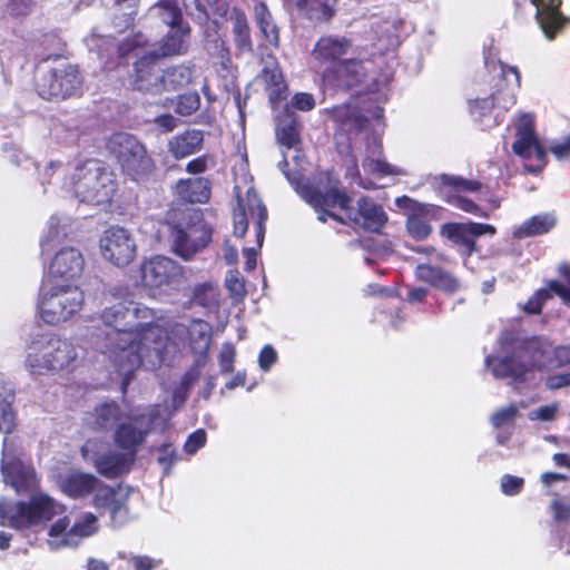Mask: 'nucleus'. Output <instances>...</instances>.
<instances>
[{
  "instance_id": "f257e3e1",
  "label": "nucleus",
  "mask_w": 570,
  "mask_h": 570,
  "mask_svg": "<svg viewBox=\"0 0 570 570\" xmlns=\"http://www.w3.org/2000/svg\"><path fill=\"white\" fill-rule=\"evenodd\" d=\"M110 296L100 313L106 326L100 347L121 377L125 391L141 365L154 368L163 363L164 328L155 323L154 309L114 293Z\"/></svg>"
},
{
  "instance_id": "f03ea898",
  "label": "nucleus",
  "mask_w": 570,
  "mask_h": 570,
  "mask_svg": "<svg viewBox=\"0 0 570 570\" xmlns=\"http://www.w3.org/2000/svg\"><path fill=\"white\" fill-rule=\"evenodd\" d=\"M552 355L559 365L570 364L569 346L553 348L546 338L503 331L495 352L485 357V365L495 379H510L518 384L530 381L535 371L549 364Z\"/></svg>"
},
{
  "instance_id": "7ed1b4c3",
  "label": "nucleus",
  "mask_w": 570,
  "mask_h": 570,
  "mask_svg": "<svg viewBox=\"0 0 570 570\" xmlns=\"http://www.w3.org/2000/svg\"><path fill=\"white\" fill-rule=\"evenodd\" d=\"M282 170L299 196L318 213L321 222H326V218L331 217L343 224L351 223L371 232H377L386 222V215L382 207L367 198H361L356 207L351 206V198L341 191L331 179H328V188H321L311 184H302L298 171L288 173L283 168Z\"/></svg>"
},
{
  "instance_id": "20e7f679",
  "label": "nucleus",
  "mask_w": 570,
  "mask_h": 570,
  "mask_svg": "<svg viewBox=\"0 0 570 570\" xmlns=\"http://www.w3.org/2000/svg\"><path fill=\"white\" fill-rule=\"evenodd\" d=\"M383 109L375 107L371 118L361 115L356 107L350 105L336 106L331 110L335 125V141L340 154H348L358 137L367 140L368 157L363 161L365 170L381 176H405L403 168L393 166L380 158Z\"/></svg>"
},
{
  "instance_id": "39448f33",
  "label": "nucleus",
  "mask_w": 570,
  "mask_h": 570,
  "mask_svg": "<svg viewBox=\"0 0 570 570\" xmlns=\"http://www.w3.org/2000/svg\"><path fill=\"white\" fill-rule=\"evenodd\" d=\"M26 367L32 375H43L72 367L78 348L69 340L52 333L37 334L27 345Z\"/></svg>"
},
{
  "instance_id": "423d86ee",
  "label": "nucleus",
  "mask_w": 570,
  "mask_h": 570,
  "mask_svg": "<svg viewBox=\"0 0 570 570\" xmlns=\"http://www.w3.org/2000/svg\"><path fill=\"white\" fill-rule=\"evenodd\" d=\"M68 188L80 203L104 206L111 202L117 190L112 173L100 161L89 159L73 166Z\"/></svg>"
},
{
  "instance_id": "0eeeda50",
  "label": "nucleus",
  "mask_w": 570,
  "mask_h": 570,
  "mask_svg": "<svg viewBox=\"0 0 570 570\" xmlns=\"http://www.w3.org/2000/svg\"><path fill=\"white\" fill-rule=\"evenodd\" d=\"M500 81L495 91L490 97L476 98L470 102V111L473 118L484 129L497 126L503 112L509 110L517 100V90L521 86V76L515 66L499 62Z\"/></svg>"
},
{
  "instance_id": "6e6552de",
  "label": "nucleus",
  "mask_w": 570,
  "mask_h": 570,
  "mask_svg": "<svg viewBox=\"0 0 570 570\" xmlns=\"http://www.w3.org/2000/svg\"><path fill=\"white\" fill-rule=\"evenodd\" d=\"M66 507L46 493L31 495L28 502L0 500V524L18 530L47 523L65 512Z\"/></svg>"
},
{
  "instance_id": "1a4fd4ad",
  "label": "nucleus",
  "mask_w": 570,
  "mask_h": 570,
  "mask_svg": "<svg viewBox=\"0 0 570 570\" xmlns=\"http://www.w3.org/2000/svg\"><path fill=\"white\" fill-rule=\"evenodd\" d=\"M85 293L76 283H51L40 293L38 309L41 320L49 325L69 321L81 311Z\"/></svg>"
},
{
  "instance_id": "9d476101",
  "label": "nucleus",
  "mask_w": 570,
  "mask_h": 570,
  "mask_svg": "<svg viewBox=\"0 0 570 570\" xmlns=\"http://www.w3.org/2000/svg\"><path fill=\"white\" fill-rule=\"evenodd\" d=\"M108 148L117 158L122 170L135 180L147 176L154 169V163L145 146L129 134L112 135Z\"/></svg>"
},
{
  "instance_id": "9b49d317",
  "label": "nucleus",
  "mask_w": 570,
  "mask_h": 570,
  "mask_svg": "<svg viewBox=\"0 0 570 570\" xmlns=\"http://www.w3.org/2000/svg\"><path fill=\"white\" fill-rule=\"evenodd\" d=\"M160 409L155 407L147 413L132 415L128 420L119 423L115 431V443L124 451L134 454L136 458L139 446L144 444L148 434L160 426L166 429L167 419H160Z\"/></svg>"
},
{
  "instance_id": "f8f14e48",
  "label": "nucleus",
  "mask_w": 570,
  "mask_h": 570,
  "mask_svg": "<svg viewBox=\"0 0 570 570\" xmlns=\"http://www.w3.org/2000/svg\"><path fill=\"white\" fill-rule=\"evenodd\" d=\"M98 529V519L90 512L78 515L72 523L68 517H61L50 525L47 542L51 550L73 548Z\"/></svg>"
},
{
  "instance_id": "ddd939ff",
  "label": "nucleus",
  "mask_w": 570,
  "mask_h": 570,
  "mask_svg": "<svg viewBox=\"0 0 570 570\" xmlns=\"http://www.w3.org/2000/svg\"><path fill=\"white\" fill-rule=\"evenodd\" d=\"M104 443L99 440H88L81 448L82 458L90 462L96 470L108 479L117 478L129 472L135 462L134 454L126 451H102Z\"/></svg>"
},
{
  "instance_id": "4468645a",
  "label": "nucleus",
  "mask_w": 570,
  "mask_h": 570,
  "mask_svg": "<svg viewBox=\"0 0 570 570\" xmlns=\"http://www.w3.org/2000/svg\"><path fill=\"white\" fill-rule=\"evenodd\" d=\"M1 473L3 481L18 494L32 492L38 485L35 469L23 463L13 441L8 438L3 440Z\"/></svg>"
},
{
  "instance_id": "2eb2a0df",
  "label": "nucleus",
  "mask_w": 570,
  "mask_h": 570,
  "mask_svg": "<svg viewBox=\"0 0 570 570\" xmlns=\"http://www.w3.org/2000/svg\"><path fill=\"white\" fill-rule=\"evenodd\" d=\"M212 338L210 325L202 320H194L188 326L175 324L170 333L164 328L163 361L165 353L173 346L174 348L185 347L187 344L195 354L203 355L208 351Z\"/></svg>"
},
{
  "instance_id": "dca6fc26",
  "label": "nucleus",
  "mask_w": 570,
  "mask_h": 570,
  "mask_svg": "<svg viewBox=\"0 0 570 570\" xmlns=\"http://www.w3.org/2000/svg\"><path fill=\"white\" fill-rule=\"evenodd\" d=\"M249 219L254 223L257 246L262 247L265 236L267 209L254 188H248L245 199L238 197L237 207L234 210L235 236L242 237L245 235Z\"/></svg>"
},
{
  "instance_id": "f3484780",
  "label": "nucleus",
  "mask_w": 570,
  "mask_h": 570,
  "mask_svg": "<svg viewBox=\"0 0 570 570\" xmlns=\"http://www.w3.org/2000/svg\"><path fill=\"white\" fill-rule=\"evenodd\" d=\"M170 239L173 252L183 259L189 261L210 243L212 233L202 219H197L185 227L171 226Z\"/></svg>"
},
{
  "instance_id": "a211bd4d",
  "label": "nucleus",
  "mask_w": 570,
  "mask_h": 570,
  "mask_svg": "<svg viewBox=\"0 0 570 570\" xmlns=\"http://www.w3.org/2000/svg\"><path fill=\"white\" fill-rule=\"evenodd\" d=\"M99 247L102 257L117 267L128 266L137 254L136 239L124 227H110L105 230Z\"/></svg>"
},
{
  "instance_id": "6ab92c4d",
  "label": "nucleus",
  "mask_w": 570,
  "mask_h": 570,
  "mask_svg": "<svg viewBox=\"0 0 570 570\" xmlns=\"http://www.w3.org/2000/svg\"><path fill=\"white\" fill-rule=\"evenodd\" d=\"M515 131L513 153L525 160H534V164L527 165L529 171L540 170L546 165V149L539 144L534 134L533 116L531 114L521 115Z\"/></svg>"
},
{
  "instance_id": "aec40b11",
  "label": "nucleus",
  "mask_w": 570,
  "mask_h": 570,
  "mask_svg": "<svg viewBox=\"0 0 570 570\" xmlns=\"http://www.w3.org/2000/svg\"><path fill=\"white\" fill-rule=\"evenodd\" d=\"M80 86V78L76 67L67 66L53 69L37 79L38 95L43 99H65L73 95Z\"/></svg>"
},
{
  "instance_id": "412c9836",
  "label": "nucleus",
  "mask_w": 570,
  "mask_h": 570,
  "mask_svg": "<svg viewBox=\"0 0 570 570\" xmlns=\"http://www.w3.org/2000/svg\"><path fill=\"white\" fill-rule=\"evenodd\" d=\"M85 257L73 246L58 249L48 263V277L51 283H76L83 273Z\"/></svg>"
},
{
  "instance_id": "4be33fe9",
  "label": "nucleus",
  "mask_w": 570,
  "mask_h": 570,
  "mask_svg": "<svg viewBox=\"0 0 570 570\" xmlns=\"http://www.w3.org/2000/svg\"><path fill=\"white\" fill-rule=\"evenodd\" d=\"M141 278L144 284L150 288L174 287L181 283L184 269L171 258L156 256L142 263Z\"/></svg>"
},
{
  "instance_id": "5701e85b",
  "label": "nucleus",
  "mask_w": 570,
  "mask_h": 570,
  "mask_svg": "<svg viewBox=\"0 0 570 570\" xmlns=\"http://www.w3.org/2000/svg\"><path fill=\"white\" fill-rule=\"evenodd\" d=\"M373 62L368 59H346L333 68L327 69L323 75V81L332 88H351L367 77Z\"/></svg>"
},
{
  "instance_id": "b1692460",
  "label": "nucleus",
  "mask_w": 570,
  "mask_h": 570,
  "mask_svg": "<svg viewBox=\"0 0 570 570\" xmlns=\"http://www.w3.org/2000/svg\"><path fill=\"white\" fill-rule=\"evenodd\" d=\"M436 179L443 187L452 188L454 191V194L446 196L448 203L465 213L475 215L478 217H488V213L481 209V207L478 204L460 195L461 191L479 190L481 187V184L479 181L445 174L440 175L439 177H436Z\"/></svg>"
},
{
  "instance_id": "393cba45",
  "label": "nucleus",
  "mask_w": 570,
  "mask_h": 570,
  "mask_svg": "<svg viewBox=\"0 0 570 570\" xmlns=\"http://www.w3.org/2000/svg\"><path fill=\"white\" fill-rule=\"evenodd\" d=\"M518 3L529 2L535 9V20L540 26L544 37L548 40L554 37L563 29L568 18L562 16L559 10L561 0H517Z\"/></svg>"
},
{
  "instance_id": "a878e982",
  "label": "nucleus",
  "mask_w": 570,
  "mask_h": 570,
  "mask_svg": "<svg viewBox=\"0 0 570 570\" xmlns=\"http://www.w3.org/2000/svg\"><path fill=\"white\" fill-rule=\"evenodd\" d=\"M396 205L409 213L406 228L412 237L424 239L431 234L432 227L424 217L434 215L436 212L435 206L419 203L407 196L397 198Z\"/></svg>"
},
{
  "instance_id": "bb28decb",
  "label": "nucleus",
  "mask_w": 570,
  "mask_h": 570,
  "mask_svg": "<svg viewBox=\"0 0 570 570\" xmlns=\"http://www.w3.org/2000/svg\"><path fill=\"white\" fill-rule=\"evenodd\" d=\"M440 233L453 243L464 246L469 253H472L475 247L474 238L485 234L493 236L495 227L489 224L472 222L448 223L442 225Z\"/></svg>"
},
{
  "instance_id": "cd10ccee",
  "label": "nucleus",
  "mask_w": 570,
  "mask_h": 570,
  "mask_svg": "<svg viewBox=\"0 0 570 570\" xmlns=\"http://www.w3.org/2000/svg\"><path fill=\"white\" fill-rule=\"evenodd\" d=\"M157 57L148 53L135 63L134 87L136 90L150 95L164 92L161 72L157 68Z\"/></svg>"
},
{
  "instance_id": "c85d7f7f",
  "label": "nucleus",
  "mask_w": 570,
  "mask_h": 570,
  "mask_svg": "<svg viewBox=\"0 0 570 570\" xmlns=\"http://www.w3.org/2000/svg\"><path fill=\"white\" fill-rule=\"evenodd\" d=\"M56 483L63 494L79 499L92 493L99 485V479L78 470H68L57 475Z\"/></svg>"
},
{
  "instance_id": "c756f323",
  "label": "nucleus",
  "mask_w": 570,
  "mask_h": 570,
  "mask_svg": "<svg viewBox=\"0 0 570 570\" xmlns=\"http://www.w3.org/2000/svg\"><path fill=\"white\" fill-rule=\"evenodd\" d=\"M73 232V222L69 216L52 215L42 232L40 238L41 254L50 252L56 245L67 239Z\"/></svg>"
},
{
  "instance_id": "7c9ffc66",
  "label": "nucleus",
  "mask_w": 570,
  "mask_h": 570,
  "mask_svg": "<svg viewBox=\"0 0 570 570\" xmlns=\"http://www.w3.org/2000/svg\"><path fill=\"white\" fill-rule=\"evenodd\" d=\"M189 24H179L170 28L165 38L159 42L158 48L151 51L155 57H169L185 55L189 46Z\"/></svg>"
},
{
  "instance_id": "2f4dec72",
  "label": "nucleus",
  "mask_w": 570,
  "mask_h": 570,
  "mask_svg": "<svg viewBox=\"0 0 570 570\" xmlns=\"http://www.w3.org/2000/svg\"><path fill=\"white\" fill-rule=\"evenodd\" d=\"M352 47L350 39L337 35L323 36L316 42L313 56L320 61H334L346 55Z\"/></svg>"
},
{
  "instance_id": "473e14b6",
  "label": "nucleus",
  "mask_w": 570,
  "mask_h": 570,
  "mask_svg": "<svg viewBox=\"0 0 570 570\" xmlns=\"http://www.w3.org/2000/svg\"><path fill=\"white\" fill-rule=\"evenodd\" d=\"M261 77L265 83L269 102L275 107V105L285 97L286 85L278 63L274 58L271 57L265 61Z\"/></svg>"
},
{
  "instance_id": "72a5a7b5",
  "label": "nucleus",
  "mask_w": 570,
  "mask_h": 570,
  "mask_svg": "<svg viewBox=\"0 0 570 570\" xmlns=\"http://www.w3.org/2000/svg\"><path fill=\"white\" fill-rule=\"evenodd\" d=\"M203 132L191 129L174 136L168 142V148L176 159H181L199 151L203 147Z\"/></svg>"
},
{
  "instance_id": "f704fd0d",
  "label": "nucleus",
  "mask_w": 570,
  "mask_h": 570,
  "mask_svg": "<svg viewBox=\"0 0 570 570\" xmlns=\"http://www.w3.org/2000/svg\"><path fill=\"white\" fill-rule=\"evenodd\" d=\"M176 193L188 203H205L210 196L209 181L203 177L180 179L176 184Z\"/></svg>"
},
{
  "instance_id": "c9c22d12",
  "label": "nucleus",
  "mask_w": 570,
  "mask_h": 570,
  "mask_svg": "<svg viewBox=\"0 0 570 570\" xmlns=\"http://www.w3.org/2000/svg\"><path fill=\"white\" fill-rule=\"evenodd\" d=\"M557 219L553 214L544 213L530 217L521 225L514 227V238H527L549 233L556 226Z\"/></svg>"
},
{
  "instance_id": "e433bc0d",
  "label": "nucleus",
  "mask_w": 570,
  "mask_h": 570,
  "mask_svg": "<svg viewBox=\"0 0 570 570\" xmlns=\"http://www.w3.org/2000/svg\"><path fill=\"white\" fill-rule=\"evenodd\" d=\"M254 18L263 38L273 47L279 42V30L274 21L272 13L264 2H258L254 7Z\"/></svg>"
},
{
  "instance_id": "4c0bfd02",
  "label": "nucleus",
  "mask_w": 570,
  "mask_h": 570,
  "mask_svg": "<svg viewBox=\"0 0 570 570\" xmlns=\"http://www.w3.org/2000/svg\"><path fill=\"white\" fill-rule=\"evenodd\" d=\"M94 493V505L97 509H108L110 510L116 501L118 500H128L129 490L122 485H118L117 488H111L109 485L104 484L99 480V485L92 491Z\"/></svg>"
},
{
  "instance_id": "58836bf2",
  "label": "nucleus",
  "mask_w": 570,
  "mask_h": 570,
  "mask_svg": "<svg viewBox=\"0 0 570 570\" xmlns=\"http://www.w3.org/2000/svg\"><path fill=\"white\" fill-rule=\"evenodd\" d=\"M13 390L0 377V432L10 433L14 428V414L11 407Z\"/></svg>"
},
{
  "instance_id": "ea45409f",
  "label": "nucleus",
  "mask_w": 570,
  "mask_h": 570,
  "mask_svg": "<svg viewBox=\"0 0 570 570\" xmlns=\"http://www.w3.org/2000/svg\"><path fill=\"white\" fill-rule=\"evenodd\" d=\"M193 78V70L184 65L170 67L161 71L164 91H175L187 86Z\"/></svg>"
},
{
  "instance_id": "a19ab883",
  "label": "nucleus",
  "mask_w": 570,
  "mask_h": 570,
  "mask_svg": "<svg viewBox=\"0 0 570 570\" xmlns=\"http://www.w3.org/2000/svg\"><path fill=\"white\" fill-rule=\"evenodd\" d=\"M150 14L159 18L170 28L187 24L183 21V13L178 3L174 0H160L150 9Z\"/></svg>"
},
{
  "instance_id": "79ce46f5",
  "label": "nucleus",
  "mask_w": 570,
  "mask_h": 570,
  "mask_svg": "<svg viewBox=\"0 0 570 570\" xmlns=\"http://www.w3.org/2000/svg\"><path fill=\"white\" fill-rule=\"evenodd\" d=\"M276 136L281 145L288 149L295 147L298 141L299 130L294 115L286 109V115L278 119Z\"/></svg>"
},
{
  "instance_id": "37998d69",
  "label": "nucleus",
  "mask_w": 570,
  "mask_h": 570,
  "mask_svg": "<svg viewBox=\"0 0 570 570\" xmlns=\"http://www.w3.org/2000/svg\"><path fill=\"white\" fill-rule=\"evenodd\" d=\"M335 4L336 0H305L301 4L294 6L306 11L311 18L328 20L335 12Z\"/></svg>"
},
{
  "instance_id": "c03bdc74",
  "label": "nucleus",
  "mask_w": 570,
  "mask_h": 570,
  "mask_svg": "<svg viewBox=\"0 0 570 570\" xmlns=\"http://www.w3.org/2000/svg\"><path fill=\"white\" fill-rule=\"evenodd\" d=\"M218 297V285L214 282L198 284L193 292L194 302L207 308L217 307L219 302Z\"/></svg>"
},
{
  "instance_id": "a18cd8bd",
  "label": "nucleus",
  "mask_w": 570,
  "mask_h": 570,
  "mask_svg": "<svg viewBox=\"0 0 570 570\" xmlns=\"http://www.w3.org/2000/svg\"><path fill=\"white\" fill-rule=\"evenodd\" d=\"M118 413V405L114 402L99 405L95 410L96 425L100 429H108L117 420Z\"/></svg>"
},
{
  "instance_id": "49530a36",
  "label": "nucleus",
  "mask_w": 570,
  "mask_h": 570,
  "mask_svg": "<svg viewBox=\"0 0 570 570\" xmlns=\"http://www.w3.org/2000/svg\"><path fill=\"white\" fill-rule=\"evenodd\" d=\"M225 284L234 302L243 301L246 295L245 281L238 271H229Z\"/></svg>"
},
{
  "instance_id": "de8ad7c7",
  "label": "nucleus",
  "mask_w": 570,
  "mask_h": 570,
  "mask_svg": "<svg viewBox=\"0 0 570 570\" xmlns=\"http://www.w3.org/2000/svg\"><path fill=\"white\" fill-rule=\"evenodd\" d=\"M548 150L561 163L570 160V134L549 141Z\"/></svg>"
},
{
  "instance_id": "09e8293b",
  "label": "nucleus",
  "mask_w": 570,
  "mask_h": 570,
  "mask_svg": "<svg viewBox=\"0 0 570 570\" xmlns=\"http://www.w3.org/2000/svg\"><path fill=\"white\" fill-rule=\"evenodd\" d=\"M200 106V98L197 92H189L179 96L176 111L183 116H189Z\"/></svg>"
},
{
  "instance_id": "8fccbe9b",
  "label": "nucleus",
  "mask_w": 570,
  "mask_h": 570,
  "mask_svg": "<svg viewBox=\"0 0 570 570\" xmlns=\"http://www.w3.org/2000/svg\"><path fill=\"white\" fill-rule=\"evenodd\" d=\"M433 287L446 294H453L460 289L461 283L453 274L443 269L433 284Z\"/></svg>"
},
{
  "instance_id": "3c124183",
  "label": "nucleus",
  "mask_w": 570,
  "mask_h": 570,
  "mask_svg": "<svg viewBox=\"0 0 570 570\" xmlns=\"http://www.w3.org/2000/svg\"><path fill=\"white\" fill-rule=\"evenodd\" d=\"M559 411L558 403H550L547 405L539 406L528 413V419L530 421H542V422H551L556 419L557 413Z\"/></svg>"
},
{
  "instance_id": "603ef678",
  "label": "nucleus",
  "mask_w": 570,
  "mask_h": 570,
  "mask_svg": "<svg viewBox=\"0 0 570 570\" xmlns=\"http://www.w3.org/2000/svg\"><path fill=\"white\" fill-rule=\"evenodd\" d=\"M443 268L430 264H419L415 268V277L433 286Z\"/></svg>"
},
{
  "instance_id": "864d4df0",
  "label": "nucleus",
  "mask_w": 570,
  "mask_h": 570,
  "mask_svg": "<svg viewBox=\"0 0 570 570\" xmlns=\"http://www.w3.org/2000/svg\"><path fill=\"white\" fill-rule=\"evenodd\" d=\"M126 502L127 500H118L109 510L110 519L115 527H122L130 520V514Z\"/></svg>"
},
{
  "instance_id": "5fc2aeb1",
  "label": "nucleus",
  "mask_w": 570,
  "mask_h": 570,
  "mask_svg": "<svg viewBox=\"0 0 570 570\" xmlns=\"http://www.w3.org/2000/svg\"><path fill=\"white\" fill-rule=\"evenodd\" d=\"M206 443V432L199 429L193 432L185 442L184 450L188 454H195Z\"/></svg>"
},
{
  "instance_id": "6e6d98bb",
  "label": "nucleus",
  "mask_w": 570,
  "mask_h": 570,
  "mask_svg": "<svg viewBox=\"0 0 570 570\" xmlns=\"http://www.w3.org/2000/svg\"><path fill=\"white\" fill-rule=\"evenodd\" d=\"M523 479L510 474H505L501 479V490L505 495H515L523 488Z\"/></svg>"
},
{
  "instance_id": "4d7b16f0",
  "label": "nucleus",
  "mask_w": 570,
  "mask_h": 570,
  "mask_svg": "<svg viewBox=\"0 0 570 570\" xmlns=\"http://www.w3.org/2000/svg\"><path fill=\"white\" fill-rule=\"evenodd\" d=\"M277 357H278V355H277L276 350L269 344L265 345L261 350L259 355H258V365H259L261 370L264 372H268L271 370V367L273 366V364L276 363Z\"/></svg>"
},
{
  "instance_id": "13d9d810",
  "label": "nucleus",
  "mask_w": 570,
  "mask_h": 570,
  "mask_svg": "<svg viewBox=\"0 0 570 570\" xmlns=\"http://www.w3.org/2000/svg\"><path fill=\"white\" fill-rule=\"evenodd\" d=\"M518 409L515 405H509L500 409L491 416V422L494 428H500L511 422L517 415Z\"/></svg>"
},
{
  "instance_id": "bf43d9fd",
  "label": "nucleus",
  "mask_w": 570,
  "mask_h": 570,
  "mask_svg": "<svg viewBox=\"0 0 570 570\" xmlns=\"http://www.w3.org/2000/svg\"><path fill=\"white\" fill-rule=\"evenodd\" d=\"M554 521L561 522L570 520V503L560 499H556L550 504Z\"/></svg>"
},
{
  "instance_id": "052dcab7",
  "label": "nucleus",
  "mask_w": 570,
  "mask_h": 570,
  "mask_svg": "<svg viewBox=\"0 0 570 570\" xmlns=\"http://www.w3.org/2000/svg\"><path fill=\"white\" fill-rule=\"evenodd\" d=\"M158 451V463L164 468L165 473H168L177 460L176 451L170 444H164Z\"/></svg>"
},
{
  "instance_id": "680f3d73",
  "label": "nucleus",
  "mask_w": 570,
  "mask_h": 570,
  "mask_svg": "<svg viewBox=\"0 0 570 570\" xmlns=\"http://www.w3.org/2000/svg\"><path fill=\"white\" fill-rule=\"evenodd\" d=\"M546 386L551 391L570 387V371L558 372L548 376L546 380Z\"/></svg>"
},
{
  "instance_id": "e2e57ef3",
  "label": "nucleus",
  "mask_w": 570,
  "mask_h": 570,
  "mask_svg": "<svg viewBox=\"0 0 570 570\" xmlns=\"http://www.w3.org/2000/svg\"><path fill=\"white\" fill-rule=\"evenodd\" d=\"M229 20L233 23L234 35L249 31L246 14L242 10L234 8L229 13Z\"/></svg>"
},
{
  "instance_id": "0e129e2a",
  "label": "nucleus",
  "mask_w": 570,
  "mask_h": 570,
  "mask_svg": "<svg viewBox=\"0 0 570 570\" xmlns=\"http://www.w3.org/2000/svg\"><path fill=\"white\" fill-rule=\"evenodd\" d=\"M291 104L301 111H309L315 106V99L311 94L298 92L292 98Z\"/></svg>"
},
{
  "instance_id": "69168bd1",
  "label": "nucleus",
  "mask_w": 570,
  "mask_h": 570,
  "mask_svg": "<svg viewBox=\"0 0 570 570\" xmlns=\"http://www.w3.org/2000/svg\"><path fill=\"white\" fill-rule=\"evenodd\" d=\"M235 360V348L232 344H224L219 354V363L223 372H230Z\"/></svg>"
},
{
  "instance_id": "338daca9",
  "label": "nucleus",
  "mask_w": 570,
  "mask_h": 570,
  "mask_svg": "<svg viewBox=\"0 0 570 570\" xmlns=\"http://www.w3.org/2000/svg\"><path fill=\"white\" fill-rule=\"evenodd\" d=\"M63 165L58 161H50L42 171L39 173L41 185L51 184V177L65 173Z\"/></svg>"
},
{
  "instance_id": "774afa93",
  "label": "nucleus",
  "mask_w": 570,
  "mask_h": 570,
  "mask_svg": "<svg viewBox=\"0 0 570 570\" xmlns=\"http://www.w3.org/2000/svg\"><path fill=\"white\" fill-rule=\"evenodd\" d=\"M553 533L558 538L559 549L564 553L570 554V528L567 529L561 524H557L556 528L553 529Z\"/></svg>"
}]
</instances>
